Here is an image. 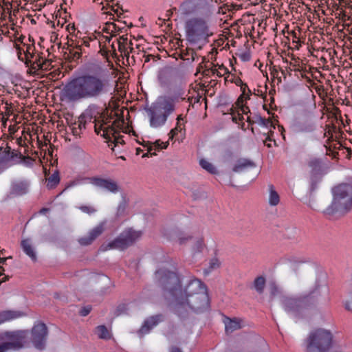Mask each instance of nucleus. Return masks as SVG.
Masks as SVG:
<instances>
[{
	"mask_svg": "<svg viewBox=\"0 0 352 352\" xmlns=\"http://www.w3.org/2000/svg\"><path fill=\"white\" fill-rule=\"evenodd\" d=\"M154 278L164 296L171 299V309L179 318H186L189 310L201 313L209 308V298L205 284L195 278L182 287L174 265L163 264L156 270Z\"/></svg>",
	"mask_w": 352,
	"mask_h": 352,
	"instance_id": "1",
	"label": "nucleus"
},
{
	"mask_svg": "<svg viewBox=\"0 0 352 352\" xmlns=\"http://www.w3.org/2000/svg\"><path fill=\"white\" fill-rule=\"evenodd\" d=\"M109 80L101 74L85 73L72 78L64 87L63 94L69 102L97 100L108 94Z\"/></svg>",
	"mask_w": 352,
	"mask_h": 352,
	"instance_id": "2",
	"label": "nucleus"
},
{
	"mask_svg": "<svg viewBox=\"0 0 352 352\" xmlns=\"http://www.w3.org/2000/svg\"><path fill=\"white\" fill-rule=\"evenodd\" d=\"M176 98L164 97L146 109L151 128L158 129L165 125L168 118L175 109Z\"/></svg>",
	"mask_w": 352,
	"mask_h": 352,
	"instance_id": "3",
	"label": "nucleus"
},
{
	"mask_svg": "<svg viewBox=\"0 0 352 352\" xmlns=\"http://www.w3.org/2000/svg\"><path fill=\"white\" fill-rule=\"evenodd\" d=\"M186 38L190 44L206 43L213 35L209 23L204 19L195 17L185 23Z\"/></svg>",
	"mask_w": 352,
	"mask_h": 352,
	"instance_id": "4",
	"label": "nucleus"
},
{
	"mask_svg": "<svg viewBox=\"0 0 352 352\" xmlns=\"http://www.w3.org/2000/svg\"><path fill=\"white\" fill-rule=\"evenodd\" d=\"M333 345L331 331L322 328L311 331L304 340L305 352H329Z\"/></svg>",
	"mask_w": 352,
	"mask_h": 352,
	"instance_id": "5",
	"label": "nucleus"
},
{
	"mask_svg": "<svg viewBox=\"0 0 352 352\" xmlns=\"http://www.w3.org/2000/svg\"><path fill=\"white\" fill-rule=\"evenodd\" d=\"M352 208V186L342 184L333 189V199L327 208L329 214L334 212H347Z\"/></svg>",
	"mask_w": 352,
	"mask_h": 352,
	"instance_id": "6",
	"label": "nucleus"
},
{
	"mask_svg": "<svg viewBox=\"0 0 352 352\" xmlns=\"http://www.w3.org/2000/svg\"><path fill=\"white\" fill-rule=\"evenodd\" d=\"M142 236L140 231H136L131 228L124 230L117 238L107 244L100 246V250L102 252L111 249H118L124 250L133 245Z\"/></svg>",
	"mask_w": 352,
	"mask_h": 352,
	"instance_id": "7",
	"label": "nucleus"
},
{
	"mask_svg": "<svg viewBox=\"0 0 352 352\" xmlns=\"http://www.w3.org/2000/svg\"><path fill=\"white\" fill-rule=\"evenodd\" d=\"M313 293L301 295L298 298L285 297L283 305L287 312L297 314L302 307L308 306L314 302Z\"/></svg>",
	"mask_w": 352,
	"mask_h": 352,
	"instance_id": "8",
	"label": "nucleus"
},
{
	"mask_svg": "<svg viewBox=\"0 0 352 352\" xmlns=\"http://www.w3.org/2000/svg\"><path fill=\"white\" fill-rule=\"evenodd\" d=\"M47 333V327L44 323L38 322L34 325L31 331V341L36 349H45Z\"/></svg>",
	"mask_w": 352,
	"mask_h": 352,
	"instance_id": "9",
	"label": "nucleus"
},
{
	"mask_svg": "<svg viewBox=\"0 0 352 352\" xmlns=\"http://www.w3.org/2000/svg\"><path fill=\"white\" fill-rule=\"evenodd\" d=\"M88 180L91 184L104 190L109 192L117 193L120 191L118 183L111 178H102L100 177H89Z\"/></svg>",
	"mask_w": 352,
	"mask_h": 352,
	"instance_id": "10",
	"label": "nucleus"
},
{
	"mask_svg": "<svg viewBox=\"0 0 352 352\" xmlns=\"http://www.w3.org/2000/svg\"><path fill=\"white\" fill-rule=\"evenodd\" d=\"M82 118H93L94 123V130L96 134H99L102 129V126L106 124L107 122L102 120V123L100 124L97 122L98 119L103 118V113L99 111V107L95 104H91L81 113Z\"/></svg>",
	"mask_w": 352,
	"mask_h": 352,
	"instance_id": "11",
	"label": "nucleus"
},
{
	"mask_svg": "<svg viewBox=\"0 0 352 352\" xmlns=\"http://www.w3.org/2000/svg\"><path fill=\"white\" fill-rule=\"evenodd\" d=\"M106 221L99 223L96 226L91 229L87 236L78 239V241L82 246L91 245L105 230Z\"/></svg>",
	"mask_w": 352,
	"mask_h": 352,
	"instance_id": "12",
	"label": "nucleus"
},
{
	"mask_svg": "<svg viewBox=\"0 0 352 352\" xmlns=\"http://www.w3.org/2000/svg\"><path fill=\"white\" fill-rule=\"evenodd\" d=\"M21 153L12 150L7 142H3L0 146V163L6 164L14 159L21 157Z\"/></svg>",
	"mask_w": 352,
	"mask_h": 352,
	"instance_id": "13",
	"label": "nucleus"
},
{
	"mask_svg": "<svg viewBox=\"0 0 352 352\" xmlns=\"http://www.w3.org/2000/svg\"><path fill=\"white\" fill-rule=\"evenodd\" d=\"M124 123V118L121 116L113 121L111 126H109L107 127H104L102 126V137L106 140H109L111 138V135H115L116 133H118V130H122V131L126 133V130H123Z\"/></svg>",
	"mask_w": 352,
	"mask_h": 352,
	"instance_id": "14",
	"label": "nucleus"
},
{
	"mask_svg": "<svg viewBox=\"0 0 352 352\" xmlns=\"http://www.w3.org/2000/svg\"><path fill=\"white\" fill-rule=\"evenodd\" d=\"M30 182L27 179H17L12 182L10 194L14 196H21L29 192Z\"/></svg>",
	"mask_w": 352,
	"mask_h": 352,
	"instance_id": "15",
	"label": "nucleus"
},
{
	"mask_svg": "<svg viewBox=\"0 0 352 352\" xmlns=\"http://www.w3.org/2000/svg\"><path fill=\"white\" fill-rule=\"evenodd\" d=\"M164 319L162 314H157L151 316L144 320L141 328L138 331V333L141 336L145 335L150 332V331L155 326H157Z\"/></svg>",
	"mask_w": 352,
	"mask_h": 352,
	"instance_id": "16",
	"label": "nucleus"
},
{
	"mask_svg": "<svg viewBox=\"0 0 352 352\" xmlns=\"http://www.w3.org/2000/svg\"><path fill=\"white\" fill-rule=\"evenodd\" d=\"M93 118H82V115H80L77 120H75L74 122H71L69 124V129L72 133V134L75 136L80 135L82 131L86 129V126L89 123H93Z\"/></svg>",
	"mask_w": 352,
	"mask_h": 352,
	"instance_id": "17",
	"label": "nucleus"
},
{
	"mask_svg": "<svg viewBox=\"0 0 352 352\" xmlns=\"http://www.w3.org/2000/svg\"><path fill=\"white\" fill-rule=\"evenodd\" d=\"M5 336L11 339L10 342H5L0 344V352H8L10 350H16L23 346L21 342L19 340H14V335L12 332H6Z\"/></svg>",
	"mask_w": 352,
	"mask_h": 352,
	"instance_id": "18",
	"label": "nucleus"
},
{
	"mask_svg": "<svg viewBox=\"0 0 352 352\" xmlns=\"http://www.w3.org/2000/svg\"><path fill=\"white\" fill-rule=\"evenodd\" d=\"M255 166V163L253 161L249 159L241 158L237 160L233 166L232 171L234 173H241Z\"/></svg>",
	"mask_w": 352,
	"mask_h": 352,
	"instance_id": "19",
	"label": "nucleus"
},
{
	"mask_svg": "<svg viewBox=\"0 0 352 352\" xmlns=\"http://www.w3.org/2000/svg\"><path fill=\"white\" fill-rule=\"evenodd\" d=\"M322 160L316 157H311L307 161V166L309 168L310 174L312 176L318 175L322 169Z\"/></svg>",
	"mask_w": 352,
	"mask_h": 352,
	"instance_id": "20",
	"label": "nucleus"
},
{
	"mask_svg": "<svg viewBox=\"0 0 352 352\" xmlns=\"http://www.w3.org/2000/svg\"><path fill=\"white\" fill-rule=\"evenodd\" d=\"M297 132L310 133L314 130V124L309 120H299L294 125Z\"/></svg>",
	"mask_w": 352,
	"mask_h": 352,
	"instance_id": "21",
	"label": "nucleus"
},
{
	"mask_svg": "<svg viewBox=\"0 0 352 352\" xmlns=\"http://www.w3.org/2000/svg\"><path fill=\"white\" fill-rule=\"evenodd\" d=\"M21 247L26 255H28L33 261H36V254L34 252L32 242L30 239H25L21 241Z\"/></svg>",
	"mask_w": 352,
	"mask_h": 352,
	"instance_id": "22",
	"label": "nucleus"
},
{
	"mask_svg": "<svg viewBox=\"0 0 352 352\" xmlns=\"http://www.w3.org/2000/svg\"><path fill=\"white\" fill-rule=\"evenodd\" d=\"M78 38L76 37L75 38H70L67 41V50H68V58L72 61H77L79 60V53L77 51H74V46L76 45L78 43Z\"/></svg>",
	"mask_w": 352,
	"mask_h": 352,
	"instance_id": "23",
	"label": "nucleus"
},
{
	"mask_svg": "<svg viewBox=\"0 0 352 352\" xmlns=\"http://www.w3.org/2000/svg\"><path fill=\"white\" fill-rule=\"evenodd\" d=\"M246 120L248 122L249 125H252L254 123H257L262 126H271L273 127V129H275V126H274L271 120L263 118L258 115L255 116L254 117V119H252L250 116H248Z\"/></svg>",
	"mask_w": 352,
	"mask_h": 352,
	"instance_id": "24",
	"label": "nucleus"
},
{
	"mask_svg": "<svg viewBox=\"0 0 352 352\" xmlns=\"http://www.w3.org/2000/svg\"><path fill=\"white\" fill-rule=\"evenodd\" d=\"M241 320L237 318L230 319L226 318L225 320V328L227 333H232L233 331L241 328Z\"/></svg>",
	"mask_w": 352,
	"mask_h": 352,
	"instance_id": "25",
	"label": "nucleus"
},
{
	"mask_svg": "<svg viewBox=\"0 0 352 352\" xmlns=\"http://www.w3.org/2000/svg\"><path fill=\"white\" fill-rule=\"evenodd\" d=\"M192 239V236L188 235L179 230L172 232L171 240L177 242L179 245L186 244L187 241Z\"/></svg>",
	"mask_w": 352,
	"mask_h": 352,
	"instance_id": "26",
	"label": "nucleus"
},
{
	"mask_svg": "<svg viewBox=\"0 0 352 352\" xmlns=\"http://www.w3.org/2000/svg\"><path fill=\"white\" fill-rule=\"evenodd\" d=\"M21 316L19 311H3L0 312V324L13 320Z\"/></svg>",
	"mask_w": 352,
	"mask_h": 352,
	"instance_id": "27",
	"label": "nucleus"
},
{
	"mask_svg": "<svg viewBox=\"0 0 352 352\" xmlns=\"http://www.w3.org/2000/svg\"><path fill=\"white\" fill-rule=\"evenodd\" d=\"M183 129H184V118L182 115H179L177 118L176 126L172 129L168 133L169 140H173L175 136H176L179 132H182Z\"/></svg>",
	"mask_w": 352,
	"mask_h": 352,
	"instance_id": "28",
	"label": "nucleus"
},
{
	"mask_svg": "<svg viewBox=\"0 0 352 352\" xmlns=\"http://www.w3.org/2000/svg\"><path fill=\"white\" fill-rule=\"evenodd\" d=\"M240 88L242 94L237 99L238 104H240V102H245L247 100L250 98V96L252 95V91L248 86L247 83L244 82L242 84Z\"/></svg>",
	"mask_w": 352,
	"mask_h": 352,
	"instance_id": "29",
	"label": "nucleus"
},
{
	"mask_svg": "<svg viewBox=\"0 0 352 352\" xmlns=\"http://www.w3.org/2000/svg\"><path fill=\"white\" fill-rule=\"evenodd\" d=\"M266 285V279L264 276H260L256 277L253 283V287L258 293L261 294L264 292V289Z\"/></svg>",
	"mask_w": 352,
	"mask_h": 352,
	"instance_id": "30",
	"label": "nucleus"
},
{
	"mask_svg": "<svg viewBox=\"0 0 352 352\" xmlns=\"http://www.w3.org/2000/svg\"><path fill=\"white\" fill-rule=\"evenodd\" d=\"M59 182V174L58 172L56 171L47 179V187L48 189L55 188Z\"/></svg>",
	"mask_w": 352,
	"mask_h": 352,
	"instance_id": "31",
	"label": "nucleus"
},
{
	"mask_svg": "<svg viewBox=\"0 0 352 352\" xmlns=\"http://www.w3.org/2000/svg\"><path fill=\"white\" fill-rule=\"evenodd\" d=\"M0 113L2 115V118H4L5 116L7 118L13 113V107L11 103H8L7 101L6 102H2L1 105H0Z\"/></svg>",
	"mask_w": 352,
	"mask_h": 352,
	"instance_id": "32",
	"label": "nucleus"
},
{
	"mask_svg": "<svg viewBox=\"0 0 352 352\" xmlns=\"http://www.w3.org/2000/svg\"><path fill=\"white\" fill-rule=\"evenodd\" d=\"M280 201V197L273 186H270L269 204L270 206H276Z\"/></svg>",
	"mask_w": 352,
	"mask_h": 352,
	"instance_id": "33",
	"label": "nucleus"
},
{
	"mask_svg": "<svg viewBox=\"0 0 352 352\" xmlns=\"http://www.w3.org/2000/svg\"><path fill=\"white\" fill-rule=\"evenodd\" d=\"M199 165L201 166V168H203L204 169H205L211 174L217 173V170L216 167L212 163H210V162L205 159L200 160Z\"/></svg>",
	"mask_w": 352,
	"mask_h": 352,
	"instance_id": "34",
	"label": "nucleus"
},
{
	"mask_svg": "<svg viewBox=\"0 0 352 352\" xmlns=\"http://www.w3.org/2000/svg\"><path fill=\"white\" fill-rule=\"evenodd\" d=\"M221 266V262L217 258H212L210 262L208 267L204 270V274H208L212 271L217 270Z\"/></svg>",
	"mask_w": 352,
	"mask_h": 352,
	"instance_id": "35",
	"label": "nucleus"
},
{
	"mask_svg": "<svg viewBox=\"0 0 352 352\" xmlns=\"http://www.w3.org/2000/svg\"><path fill=\"white\" fill-rule=\"evenodd\" d=\"M348 298L344 302L345 309L352 312V282L349 283L346 286Z\"/></svg>",
	"mask_w": 352,
	"mask_h": 352,
	"instance_id": "36",
	"label": "nucleus"
},
{
	"mask_svg": "<svg viewBox=\"0 0 352 352\" xmlns=\"http://www.w3.org/2000/svg\"><path fill=\"white\" fill-rule=\"evenodd\" d=\"M141 145L147 148V153L142 155V157H146L149 156L156 155L155 152H153L155 150V146L153 144L149 141H143V142H140Z\"/></svg>",
	"mask_w": 352,
	"mask_h": 352,
	"instance_id": "37",
	"label": "nucleus"
},
{
	"mask_svg": "<svg viewBox=\"0 0 352 352\" xmlns=\"http://www.w3.org/2000/svg\"><path fill=\"white\" fill-rule=\"evenodd\" d=\"M30 41H32L31 44H24V45L26 46V50L24 52V55L26 57L27 59L30 58H34L35 56L34 51H35V47H34V39L31 41V38L29 37Z\"/></svg>",
	"mask_w": 352,
	"mask_h": 352,
	"instance_id": "38",
	"label": "nucleus"
},
{
	"mask_svg": "<svg viewBox=\"0 0 352 352\" xmlns=\"http://www.w3.org/2000/svg\"><path fill=\"white\" fill-rule=\"evenodd\" d=\"M98 336L101 339H109L110 338V335L108 331V329L104 325H99L96 327V331Z\"/></svg>",
	"mask_w": 352,
	"mask_h": 352,
	"instance_id": "39",
	"label": "nucleus"
},
{
	"mask_svg": "<svg viewBox=\"0 0 352 352\" xmlns=\"http://www.w3.org/2000/svg\"><path fill=\"white\" fill-rule=\"evenodd\" d=\"M102 30L107 32V33L113 34L120 32V28H119L114 23L108 22L105 24V26L103 28Z\"/></svg>",
	"mask_w": 352,
	"mask_h": 352,
	"instance_id": "40",
	"label": "nucleus"
},
{
	"mask_svg": "<svg viewBox=\"0 0 352 352\" xmlns=\"http://www.w3.org/2000/svg\"><path fill=\"white\" fill-rule=\"evenodd\" d=\"M107 142L113 144L114 146H116L119 144H124L123 136L120 135L118 133H116L115 135H111V138L109 140H107Z\"/></svg>",
	"mask_w": 352,
	"mask_h": 352,
	"instance_id": "41",
	"label": "nucleus"
},
{
	"mask_svg": "<svg viewBox=\"0 0 352 352\" xmlns=\"http://www.w3.org/2000/svg\"><path fill=\"white\" fill-rule=\"evenodd\" d=\"M34 64H36V66L39 69H46L47 64H48V60L44 59L43 57L40 56L39 55H37L35 57Z\"/></svg>",
	"mask_w": 352,
	"mask_h": 352,
	"instance_id": "42",
	"label": "nucleus"
},
{
	"mask_svg": "<svg viewBox=\"0 0 352 352\" xmlns=\"http://www.w3.org/2000/svg\"><path fill=\"white\" fill-rule=\"evenodd\" d=\"M79 39L80 44L82 45L83 47H89L90 46V42H96L100 45V41H97L96 38H93L91 37L84 36L83 38H79Z\"/></svg>",
	"mask_w": 352,
	"mask_h": 352,
	"instance_id": "43",
	"label": "nucleus"
},
{
	"mask_svg": "<svg viewBox=\"0 0 352 352\" xmlns=\"http://www.w3.org/2000/svg\"><path fill=\"white\" fill-rule=\"evenodd\" d=\"M204 248V239L202 237L197 238L195 241V243L193 245V251L195 252H200L203 250Z\"/></svg>",
	"mask_w": 352,
	"mask_h": 352,
	"instance_id": "44",
	"label": "nucleus"
},
{
	"mask_svg": "<svg viewBox=\"0 0 352 352\" xmlns=\"http://www.w3.org/2000/svg\"><path fill=\"white\" fill-rule=\"evenodd\" d=\"M78 209L82 212L88 214H91L96 212V209L91 206H80L78 207Z\"/></svg>",
	"mask_w": 352,
	"mask_h": 352,
	"instance_id": "45",
	"label": "nucleus"
},
{
	"mask_svg": "<svg viewBox=\"0 0 352 352\" xmlns=\"http://www.w3.org/2000/svg\"><path fill=\"white\" fill-rule=\"evenodd\" d=\"M228 72V70L226 67H225L223 65H221L219 67V69H212V74H215L219 77L223 76L225 74H227Z\"/></svg>",
	"mask_w": 352,
	"mask_h": 352,
	"instance_id": "46",
	"label": "nucleus"
},
{
	"mask_svg": "<svg viewBox=\"0 0 352 352\" xmlns=\"http://www.w3.org/2000/svg\"><path fill=\"white\" fill-rule=\"evenodd\" d=\"M155 146V150L160 151L166 148L169 144L168 141L166 142H161L160 140H156L153 143Z\"/></svg>",
	"mask_w": 352,
	"mask_h": 352,
	"instance_id": "47",
	"label": "nucleus"
},
{
	"mask_svg": "<svg viewBox=\"0 0 352 352\" xmlns=\"http://www.w3.org/2000/svg\"><path fill=\"white\" fill-rule=\"evenodd\" d=\"M74 50L79 53V59L81 58L83 53H87L82 45L80 44V39L78 40V43L76 45L74 46Z\"/></svg>",
	"mask_w": 352,
	"mask_h": 352,
	"instance_id": "48",
	"label": "nucleus"
},
{
	"mask_svg": "<svg viewBox=\"0 0 352 352\" xmlns=\"http://www.w3.org/2000/svg\"><path fill=\"white\" fill-rule=\"evenodd\" d=\"M127 204L125 201H122L120 202L118 206L117 213L118 215H121L124 213L125 209L126 208Z\"/></svg>",
	"mask_w": 352,
	"mask_h": 352,
	"instance_id": "49",
	"label": "nucleus"
},
{
	"mask_svg": "<svg viewBox=\"0 0 352 352\" xmlns=\"http://www.w3.org/2000/svg\"><path fill=\"white\" fill-rule=\"evenodd\" d=\"M236 104L239 107L242 112V114L248 115V113L250 112L249 107L246 106L245 104H244V102H240V104H238V102H236Z\"/></svg>",
	"mask_w": 352,
	"mask_h": 352,
	"instance_id": "50",
	"label": "nucleus"
},
{
	"mask_svg": "<svg viewBox=\"0 0 352 352\" xmlns=\"http://www.w3.org/2000/svg\"><path fill=\"white\" fill-rule=\"evenodd\" d=\"M91 311V307L89 305L83 307L80 311V315L82 316H87Z\"/></svg>",
	"mask_w": 352,
	"mask_h": 352,
	"instance_id": "51",
	"label": "nucleus"
},
{
	"mask_svg": "<svg viewBox=\"0 0 352 352\" xmlns=\"http://www.w3.org/2000/svg\"><path fill=\"white\" fill-rule=\"evenodd\" d=\"M264 135H266V138H265V140L263 142H264V144L267 147H269V148L272 147V144H271V143H270V142L273 141L274 144H276V141L274 140H272L269 135H266L265 133Z\"/></svg>",
	"mask_w": 352,
	"mask_h": 352,
	"instance_id": "52",
	"label": "nucleus"
},
{
	"mask_svg": "<svg viewBox=\"0 0 352 352\" xmlns=\"http://www.w3.org/2000/svg\"><path fill=\"white\" fill-rule=\"evenodd\" d=\"M232 121L235 123H238V121L243 120V116L239 113H237V115L233 114L232 117Z\"/></svg>",
	"mask_w": 352,
	"mask_h": 352,
	"instance_id": "53",
	"label": "nucleus"
},
{
	"mask_svg": "<svg viewBox=\"0 0 352 352\" xmlns=\"http://www.w3.org/2000/svg\"><path fill=\"white\" fill-rule=\"evenodd\" d=\"M118 50L121 53H124L125 54H129V52H126V50H127L126 45H127L122 44V43H118Z\"/></svg>",
	"mask_w": 352,
	"mask_h": 352,
	"instance_id": "54",
	"label": "nucleus"
},
{
	"mask_svg": "<svg viewBox=\"0 0 352 352\" xmlns=\"http://www.w3.org/2000/svg\"><path fill=\"white\" fill-rule=\"evenodd\" d=\"M128 38L126 35H122L118 38V43L127 45Z\"/></svg>",
	"mask_w": 352,
	"mask_h": 352,
	"instance_id": "55",
	"label": "nucleus"
},
{
	"mask_svg": "<svg viewBox=\"0 0 352 352\" xmlns=\"http://www.w3.org/2000/svg\"><path fill=\"white\" fill-rule=\"evenodd\" d=\"M116 0H111V3H112V6H111V10L118 15L119 16V14H120V13L119 12V8L120 7L118 6L116 9L114 8L113 7V5H116L118 4V3L116 2Z\"/></svg>",
	"mask_w": 352,
	"mask_h": 352,
	"instance_id": "56",
	"label": "nucleus"
},
{
	"mask_svg": "<svg viewBox=\"0 0 352 352\" xmlns=\"http://www.w3.org/2000/svg\"><path fill=\"white\" fill-rule=\"evenodd\" d=\"M126 309H127L126 305L124 304H122V305H120L118 307L117 311L119 312L120 314H121V313H124V311H126Z\"/></svg>",
	"mask_w": 352,
	"mask_h": 352,
	"instance_id": "57",
	"label": "nucleus"
},
{
	"mask_svg": "<svg viewBox=\"0 0 352 352\" xmlns=\"http://www.w3.org/2000/svg\"><path fill=\"white\" fill-rule=\"evenodd\" d=\"M16 51H17V55H18V57L20 60H23V58H21V55H22V51L24 53V50L21 49L17 44H16Z\"/></svg>",
	"mask_w": 352,
	"mask_h": 352,
	"instance_id": "58",
	"label": "nucleus"
},
{
	"mask_svg": "<svg viewBox=\"0 0 352 352\" xmlns=\"http://www.w3.org/2000/svg\"><path fill=\"white\" fill-rule=\"evenodd\" d=\"M8 258H1L0 257V264H3ZM3 272H4V268L0 265V276L3 274Z\"/></svg>",
	"mask_w": 352,
	"mask_h": 352,
	"instance_id": "59",
	"label": "nucleus"
},
{
	"mask_svg": "<svg viewBox=\"0 0 352 352\" xmlns=\"http://www.w3.org/2000/svg\"><path fill=\"white\" fill-rule=\"evenodd\" d=\"M234 83L236 86L241 87L242 84H243L244 82L242 81L241 78H237L236 79H235Z\"/></svg>",
	"mask_w": 352,
	"mask_h": 352,
	"instance_id": "60",
	"label": "nucleus"
},
{
	"mask_svg": "<svg viewBox=\"0 0 352 352\" xmlns=\"http://www.w3.org/2000/svg\"><path fill=\"white\" fill-rule=\"evenodd\" d=\"M333 352H345V347L341 346L339 349H335Z\"/></svg>",
	"mask_w": 352,
	"mask_h": 352,
	"instance_id": "61",
	"label": "nucleus"
},
{
	"mask_svg": "<svg viewBox=\"0 0 352 352\" xmlns=\"http://www.w3.org/2000/svg\"><path fill=\"white\" fill-rule=\"evenodd\" d=\"M8 129H9V131H10V133H14L15 131H16V129H15V126L14 125H13V126L10 125L9 126Z\"/></svg>",
	"mask_w": 352,
	"mask_h": 352,
	"instance_id": "62",
	"label": "nucleus"
},
{
	"mask_svg": "<svg viewBox=\"0 0 352 352\" xmlns=\"http://www.w3.org/2000/svg\"><path fill=\"white\" fill-rule=\"evenodd\" d=\"M170 352H182L181 350L177 347H173Z\"/></svg>",
	"mask_w": 352,
	"mask_h": 352,
	"instance_id": "63",
	"label": "nucleus"
},
{
	"mask_svg": "<svg viewBox=\"0 0 352 352\" xmlns=\"http://www.w3.org/2000/svg\"><path fill=\"white\" fill-rule=\"evenodd\" d=\"M48 210H49L48 208H43L42 209H41V210H40V213H41V214H44V213H45L46 212H47V211H48Z\"/></svg>",
	"mask_w": 352,
	"mask_h": 352,
	"instance_id": "64",
	"label": "nucleus"
}]
</instances>
